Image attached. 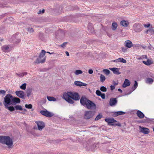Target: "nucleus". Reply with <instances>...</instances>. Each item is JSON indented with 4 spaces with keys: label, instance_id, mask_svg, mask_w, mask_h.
<instances>
[{
    "label": "nucleus",
    "instance_id": "nucleus-1",
    "mask_svg": "<svg viewBox=\"0 0 154 154\" xmlns=\"http://www.w3.org/2000/svg\"><path fill=\"white\" fill-rule=\"evenodd\" d=\"M63 98L69 103L72 104L74 101L72 99L75 100H79L80 97L77 93H72L71 92H67L64 93L63 95Z\"/></svg>",
    "mask_w": 154,
    "mask_h": 154
},
{
    "label": "nucleus",
    "instance_id": "nucleus-2",
    "mask_svg": "<svg viewBox=\"0 0 154 154\" xmlns=\"http://www.w3.org/2000/svg\"><path fill=\"white\" fill-rule=\"evenodd\" d=\"M0 142L4 144H6L9 148L13 147V141L8 136H0Z\"/></svg>",
    "mask_w": 154,
    "mask_h": 154
},
{
    "label": "nucleus",
    "instance_id": "nucleus-3",
    "mask_svg": "<svg viewBox=\"0 0 154 154\" xmlns=\"http://www.w3.org/2000/svg\"><path fill=\"white\" fill-rule=\"evenodd\" d=\"M45 53L46 52L45 50H42L38 58L36 59L35 63L38 64L40 63H44L45 60V57H44L43 59L42 60H41V58L44 57L45 55Z\"/></svg>",
    "mask_w": 154,
    "mask_h": 154
},
{
    "label": "nucleus",
    "instance_id": "nucleus-4",
    "mask_svg": "<svg viewBox=\"0 0 154 154\" xmlns=\"http://www.w3.org/2000/svg\"><path fill=\"white\" fill-rule=\"evenodd\" d=\"M12 99V96L10 94H7L4 99V104L5 106L11 105Z\"/></svg>",
    "mask_w": 154,
    "mask_h": 154
},
{
    "label": "nucleus",
    "instance_id": "nucleus-5",
    "mask_svg": "<svg viewBox=\"0 0 154 154\" xmlns=\"http://www.w3.org/2000/svg\"><path fill=\"white\" fill-rule=\"evenodd\" d=\"M133 28L135 32H139L143 30V27L141 24L136 23L133 25Z\"/></svg>",
    "mask_w": 154,
    "mask_h": 154
},
{
    "label": "nucleus",
    "instance_id": "nucleus-6",
    "mask_svg": "<svg viewBox=\"0 0 154 154\" xmlns=\"http://www.w3.org/2000/svg\"><path fill=\"white\" fill-rule=\"evenodd\" d=\"M95 112L91 111H86L85 112L84 118L86 119H89L92 118L94 115Z\"/></svg>",
    "mask_w": 154,
    "mask_h": 154
},
{
    "label": "nucleus",
    "instance_id": "nucleus-7",
    "mask_svg": "<svg viewBox=\"0 0 154 154\" xmlns=\"http://www.w3.org/2000/svg\"><path fill=\"white\" fill-rule=\"evenodd\" d=\"M87 103L85 107L88 109H95L96 105L92 101L89 100Z\"/></svg>",
    "mask_w": 154,
    "mask_h": 154
},
{
    "label": "nucleus",
    "instance_id": "nucleus-8",
    "mask_svg": "<svg viewBox=\"0 0 154 154\" xmlns=\"http://www.w3.org/2000/svg\"><path fill=\"white\" fill-rule=\"evenodd\" d=\"M105 121L107 122L109 125H118L120 126V124H114V123L115 122H117V121L113 118H107L105 119Z\"/></svg>",
    "mask_w": 154,
    "mask_h": 154
},
{
    "label": "nucleus",
    "instance_id": "nucleus-9",
    "mask_svg": "<svg viewBox=\"0 0 154 154\" xmlns=\"http://www.w3.org/2000/svg\"><path fill=\"white\" fill-rule=\"evenodd\" d=\"M138 83L136 81H134V86L131 88H129L128 91H127L126 92V95H128L131 94L134 91L138 86Z\"/></svg>",
    "mask_w": 154,
    "mask_h": 154
},
{
    "label": "nucleus",
    "instance_id": "nucleus-10",
    "mask_svg": "<svg viewBox=\"0 0 154 154\" xmlns=\"http://www.w3.org/2000/svg\"><path fill=\"white\" fill-rule=\"evenodd\" d=\"M35 123L37 124L38 130L40 131L42 130L45 127V123L42 121H36Z\"/></svg>",
    "mask_w": 154,
    "mask_h": 154
},
{
    "label": "nucleus",
    "instance_id": "nucleus-11",
    "mask_svg": "<svg viewBox=\"0 0 154 154\" xmlns=\"http://www.w3.org/2000/svg\"><path fill=\"white\" fill-rule=\"evenodd\" d=\"M40 113L42 115L48 117H51L53 115L52 113L47 110H41L40 111Z\"/></svg>",
    "mask_w": 154,
    "mask_h": 154
},
{
    "label": "nucleus",
    "instance_id": "nucleus-12",
    "mask_svg": "<svg viewBox=\"0 0 154 154\" xmlns=\"http://www.w3.org/2000/svg\"><path fill=\"white\" fill-rule=\"evenodd\" d=\"M89 100L86 97H82L80 100V102L82 105L85 106L87 103L88 102Z\"/></svg>",
    "mask_w": 154,
    "mask_h": 154
},
{
    "label": "nucleus",
    "instance_id": "nucleus-13",
    "mask_svg": "<svg viewBox=\"0 0 154 154\" xmlns=\"http://www.w3.org/2000/svg\"><path fill=\"white\" fill-rule=\"evenodd\" d=\"M16 95L21 98H23L25 94L23 91H17L15 92Z\"/></svg>",
    "mask_w": 154,
    "mask_h": 154
},
{
    "label": "nucleus",
    "instance_id": "nucleus-14",
    "mask_svg": "<svg viewBox=\"0 0 154 154\" xmlns=\"http://www.w3.org/2000/svg\"><path fill=\"white\" fill-rule=\"evenodd\" d=\"M20 99L18 97L13 98L12 99L11 104L12 105H14L15 103H20Z\"/></svg>",
    "mask_w": 154,
    "mask_h": 154
},
{
    "label": "nucleus",
    "instance_id": "nucleus-15",
    "mask_svg": "<svg viewBox=\"0 0 154 154\" xmlns=\"http://www.w3.org/2000/svg\"><path fill=\"white\" fill-rule=\"evenodd\" d=\"M2 51L5 52H7L10 51L11 50V48H10L8 45H5L2 47Z\"/></svg>",
    "mask_w": 154,
    "mask_h": 154
},
{
    "label": "nucleus",
    "instance_id": "nucleus-16",
    "mask_svg": "<svg viewBox=\"0 0 154 154\" xmlns=\"http://www.w3.org/2000/svg\"><path fill=\"white\" fill-rule=\"evenodd\" d=\"M140 128H141L140 129V131L143 132L144 134H148L149 132V129L143 127L142 128L140 126L139 127Z\"/></svg>",
    "mask_w": 154,
    "mask_h": 154
},
{
    "label": "nucleus",
    "instance_id": "nucleus-17",
    "mask_svg": "<svg viewBox=\"0 0 154 154\" xmlns=\"http://www.w3.org/2000/svg\"><path fill=\"white\" fill-rule=\"evenodd\" d=\"M117 102L116 98H111L109 101V104L111 106H113L115 105Z\"/></svg>",
    "mask_w": 154,
    "mask_h": 154
},
{
    "label": "nucleus",
    "instance_id": "nucleus-18",
    "mask_svg": "<svg viewBox=\"0 0 154 154\" xmlns=\"http://www.w3.org/2000/svg\"><path fill=\"white\" fill-rule=\"evenodd\" d=\"M74 84L75 85L79 86H86L87 85V84L86 83H83L81 82L77 81H75Z\"/></svg>",
    "mask_w": 154,
    "mask_h": 154
},
{
    "label": "nucleus",
    "instance_id": "nucleus-19",
    "mask_svg": "<svg viewBox=\"0 0 154 154\" xmlns=\"http://www.w3.org/2000/svg\"><path fill=\"white\" fill-rule=\"evenodd\" d=\"M136 114L140 119H143L145 117L144 114L142 112L139 110L137 112Z\"/></svg>",
    "mask_w": 154,
    "mask_h": 154
},
{
    "label": "nucleus",
    "instance_id": "nucleus-20",
    "mask_svg": "<svg viewBox=\"0 0 154 154\" xmlns=\"http://www.w3.org/2000/svg\"><path fill=\"white\" fill-rule=\"evenodd\" d=\"M133 45L132 42L130 40L126 41V47L130 48L133 46Z\"/></svg>",
    "mask_w": 154,
    "mask_h": 154
},
{
    "label": "nucleus",
    "instance_id": "nucleus-21",
    "mask_svg": "<svg viewBox=\"0 0 154 154\" xmlns=\"http://www.w3.org/2000/svg\"><path fill=\"white\" fill-rule=\"evenodd\" d=\"M109 69L111 70L112 71L113 73L115 74L118 75L120 74L118 69L117 68H109Z\"/></svg>",
    "mask_w": 154,
    "mask_h": 154
},
{
    "label": "nucleus",
    "instance_id": "nucleus-22",
    "mask_svg": "<svg viewBox=\"0 0 154 154\" xmlns=\"http://www.w3.org/2000/svg\"><path fill=\"white\" fill-rule=\"evenodd\" d=\"M142 62L147 66H149L153 63V61L149 59H147L146 61H143Z\"/></svg>",
    "mask_w": 154,
    "mask_h": 154
},
{
    "label": "nucleus",
    "instance_id": "nucleus-23",
    "mask_svg": "<svg viewBox=\"0 0 154 154\" xmlns=\"http://www.w3.org/2000/svg\"><path fill=\"white\" fill-rule=\"evenodd\" d=\"M113 61L116 63L122 62L123 63H125V60L122 58H119L113 60Z\"/></svg>",
    "mask_w": 154,
    "mask_h": 154
},
{
    "label": "nucleus",
    "instance_id": "nucleus-24",
    "mask_svg": "<svg viewBox=\"0 0 154 154\" xmlns=\"http://www.w3.org/2000/svg\"><path fill=\"white\" fill-rule=\"evenodd\" d=\"M118 26V25L117 23L115 22H113L112 26V30H115Z\"/></svg>",
    "mask_w": 154,
    "mask_h": 154
},
{
    "label": "nucleus",
    "instance_id": "nucleus-25",
    "mask_svg": "<svg viewBox=\"0 0 154 154\" xmlns=\"http://www.w3.org/2000/svg\"><path fill=\"white\" fill-rule=\"evenodd\" d=\"M5 106L6 108L8 109L11 112L15 110V108L13 106H9L8 105L7 106L5 105Z\"/></svg>",
    "mask_w": 154,
    "mask_h": 154
},
{
    "label": "nucleus",
    "instance_id": "nucleus-26",
    "mask_svg": "<svg viewBox=\"0 0 154 154\" xmlns=\"http://www.w3.org/2000/svg\"><path fill=\"white\" fill-rule=\"evenodd\" d=\"M125 112L120 111L115 112L114 113V115L115 116H116L119 115H123L125 114Z\"/></svg>",
    "mask_w": 154,
    "mask_h": 154
},
{
    "label": "nucleus",
    "instance_id": "nucleus-27",
    "mask_svg": "<svg viewBox=\"0 0 154 154\" xmlns=\"http://www.w3.org/2000/svg\"><path fill=\"white\" fill-rule=\"evenodd\" d=\"M47 98L48 100L50 101H55L56 100V99L53 97L47 96Z\"/></svg>",
    "mask_w": 154,
    "mask_h": 154
},
{
    "label": "nucleus",
    "instance_id": "nucleus-28",
    "mask_svg": "<svg viewBox=\"0 0 154 154\" xmlns=\"http://www.w3.org/2000/svg\"><path fill=\"white\" fill-rule=\"evenodd\" d=\"M16 74L17 76L20 77H23L24 75H26L27 74V72H24L20 73H16Z\"/></svg>",
    "mask_w": 154,
    "mask_h": 154
},
{
    "label": "nucleus",
    "instance_id": "nucleus-29",
    "mask_svg": "<svg viewBox=\"0 0 154 154\" xmlns=\"http://www.w3.org/2000/svg\"><path fill=\"white\" fill-rule=\"evenodd\" d=\"M15 109L17 110H23V108L22 106L20 105H17L14 106Z\"/></svg>",
    "mask_w": 154,
    "mask_h": 154
},
{
    "label": "nucleus",
    "instance_id": "nucleus-30",
    "mask_svg": "<svg viewBox=\"0 0 154 154\" xmlns=\"http://www.w3.org/2000/svg\"><path fill=\"white\" fill-rule=\"evenodd\" d=\"M146 119H143V123H151L152 121L146 117Z\"/></svg>",
    "mask_w": 154,
    "mask_h": 154
},
{
    "label": "nucleus",
    "instance_id": "nucleus-31",
    "mask_svg": "<svg viewBox=\"0 0 154 154\" xmlns=\"http://www.w3.org/2000/svg\"><path fill=\"white\" fill-rule=\"evenodd\" d=\"M153 82V79L151 78H147L146 80V82L149 83V84H151Z\"/></svg>",
    "mask_w": 154,
    "mask_h": 154
},
{
    "label": "nucleus",
    "instance_id": "nucleus-32",
    "mask_svg": "<svg viewBox=\"0 0 154 154\" xmlns=\"http://www.w3.org/2000/svg\"><path fill=\"white\" fill-rule=\"evenodd\" d=\"M100 79L101 82H103L106 79V78L103 75L101 74L100 75Z\"/></svg>",
    "mask_w": 154,
    "mask_h": 154
},
{
    "label": "nucleus",
    "instance_id": "nucleus-33",
    "mask_svg": "<svg viewBox=\"0 0 154 154\" xmlns=\"http://www.w3.org/2000/svg\"><path fill=\"white\" fill-rule=\"evenodd\" d=\"M74 73L75 75H77L82 74V71L80 70H77L75 71Z\"/></svg>",
    "mask_w": 154,
    "mask_h": 154
},
{
    "label": "nucleus",
    "instance_id": "nucleus-34",
    "mask_svg": "<svg viewBox=\"0 0 154 154\" xmlns=\"http://www.w3.org/2000/svg\"><path fill=\"white\" fill-rule=\"evenodd\" d=\"M103 116L101 114L98 115L96 117L95 119V121H97L101 119Z\"/></svg>",
    "mask_w": 154,
    "mask_h": 154
},
{
    "label": "nucleus",
    "instance_id": "nucleus-35",
    "mask_svg": "<svg viewBox=\"0 0 154 154\" xmlns=\"http://www.w3.org/2000/svg\"><path fill=\"white\" fill-rule=\"evenodd\" d=\"M26 83L23 84L20 87V88L22 89L25 90L26 88Z\"/></svg>",
    "mask_w": 154,
    "mask_h": 154
},
{
    "label": "nucleus",
    "instance_id": "nucleus-36",
    "mask_svg": "<svg viewBox=\"0 0 154 154\" xmlns=\"http://www.w3.org/2000/svg\"><path fill=\"white\" fill-rule=\"evenodd\" d=\"M104 73L106 75H108L110 73V71L109 70L107 69H104L103 70Z\"/></svg>",
    "mask_w": 154,
    "mask_h": 154
},
{
    "label": "nucleus",
    "instance_id": "nucleus-37",
    "mask_svg": "<svg viewBox=\"0 0 154 154\" xmlns=\"http://www.w3.org/2000/svg\"><path fill=\"white\" fill-rule=\"evenodd\" d=\"M100 90L103 92H106L107 91V89L106 87L104 86H102L100 88Z\"/></svg>",
    "mask_w": 154,
    "mask_h": 154
},
{
    "label": "nucleus",
    "instance_id": "nucleus-38",
    "mask_svg": "<svg viewBox=\"0 0 154 154\" xmlns=\"http://www.w3.org/2000/svg\"><path fill=\"white\" fill-rule=\"evenodd\" d=\"M25 107L27 109H32V106L31 104H25Z\"/></svg>",
    "mask_w": 154,
    "mask_h": 154
},
{
    "label": "nucleus",
    "instance_id": "nucleus-39",
    "mask_svg": "<svg viewBox=\"0 0 154 154\" xmlns=\"http://www.w3.org/2000/svg\"><path fill=\"white\" fill-rule=\"evenodd\" d=\"M130 84V81L128 79H126V87L129 86Z\"/></svg>",
    "mask_w": 154,
    "mask_h": 154
},
{
    "label": "nucleus",
    "instance_id": "nucleus-40",
    "mask_svg": "<svg viewBox=\"0 0 154 154\" xmlns=\"http://www.w3.org/2000/svg\"><path fill=\"white\" fill-rule=\"evenodd\" d=\"M96 93L98 96L101 95V94H102L101 92L99 90H97L96 91Z\"/></svg>",
    "mask_w": 154,
    "mask_h": 154
},
{
    "label": "nucleus",
    "instance_id": "nucleus-41",
    "mask_svg": "<svg viewBox=\"0 0 154 154\" xmlns=\"http://www.w3.org/2000/svg\"><path fill=\"white\" fill-rule=\"evenodd\" d=\"M120 24L121 25L123 26H125V20L122 21L120 22Z\"/></svg>",
    "mask_w": 154,
    "mask_h": 154
},
{
    "label": "nucleus",
    "instance_id": "nucleus-42",
    "mask_svg": "<svg viewBox=\"0 0 154 154\" xmlns=\"http://www.w3.org/2000/svg\"><path fill=\"white\" fill-rule=\"evenodd\" d=\"M27 30L29 32H33L34 31L32 28H29Z\"/></svg>",
    "mask_w": 154,
    "mask_h": 154
},
{
    "label": "nucleus",
    "instance_id": "nucleus-43",
    "mask_svg": "<svg viewBox=\"0 0 154 154\" xmlns=\"http://www.w3.org/2000/svg\"><path fill=\"white\" fill-rule=\"evenodd\" d=\"M31 91H28L27 92V97H29L31 94Z\"/></svg>",
    "mask_w": 154,
    "mask_h": 154
},
{
    "label": "nucleus",
    "instance_id": "nucleus-44",
    "mask_svg": "<svg viewBox=\"0 0 154 154\" xmlns=\"http://www.w3.org/2000/svg\"><path fill=\"white\" fill-rule=\"evenodd\" d=\"M100 96L103 99H104L105 98V94H104L102 93L101 94V95H100Z\"/></svg>",
    "mask_w": 154,
    "mask_h": 154
},
{
    "label": "nucleus",
    "instance_id": "nucleus-45",
    "mask_svg": "<svg viewBox=\"0 0 154 154\" xmlns=\"http://www.w3.org/2000/svg\"><path fill=\"white\" fill-rule=\"evenodd\" d=\"M149 29V32L151 34H154V29Z\"/></svg>",
    "mask_w": 154,
    "mask_h": 154
},
{
    "label": "nucleus",
    "instance_id": "nucleus-46",
    "mask_svg": "<svg viewBox=\"0 0 154 154\" xmlns=\"http://www.w3.org/2000/svg\"><path fill=\"white\" fill-rule=\"evenodd\" d=\"M143 26L145 27L148 28L150 26V24H143Z\"/></svg>",
    "mask_w": 154,
    "mask_h": 154
},
{
    "label": "nucleus",
    "instance_id": "nucleus-47",
    "mask_svg": "<svg viewBox=\"0 0 154 154\" xmlns=\"http://www.w3.org/2000/svg\"><path fill=\"white\" fill-rule=\"evenodd\" d=\"M6 93V91L5 90H0V94H5Z\"/></svg>",
    "mask_w": 154,
    "mask_h": 154
},
{
    "label": "nucleus",
    "instance_id": "nucleus-48",
    "mask_svg": "<svg viewBox=\"0 0 154 154\" xmlns=\"http://www.w3.org/2000/svg\"><path fill=\"white\" fill-rule=\"evenodd\" d=\"M115 86L114 85H112L110 86V89L111 90L115 89Z\"/></svg>",
    "mask_w": 154,
    "mask_h": 154
},
{
    "label": "nucleus",
    "instance_id": "nucleus-49",
    "mask_svg": "<svg viewBox=\"0 0 154 154\" xmlns=\"http://www.w3.org/2000/svg\"><path fill=\"white\" fill-rule=\"evenodd\" d=\"M129 24V23L128 21L126 20V27L128 26V25Z\"/></svg>",
    "mask_w": 154,
    "mask_h": 154
},
{
    "label": "nucleus",
    "instance_id": "nucleus-50",
    "mask_svg": "<svg viewBox=\"0 0 154 154\" xmlns=\"http://www.w3.org/2000/svg\"><path fill=\"white\" fill-rule=\"evenodd\" d=\"M88 72L90 74H91L93 73V71L92 69H90L88 70Z\"/></svg>",
    "mask_w": 154,
    "mask_h": 154
},
{
    "label": "nucleus",
    "instance_id": "nucleus-51",
    "mask_svg": "<svg viewBox=\"0 0 154 154\" xmlns=\"http://www.w3.org/2000/svg\"><path fill=\"white\" fill-rule=\"evenodd\" d=\"M66 44H67L66 42H64V43H63L61 45V46L62 47H63L65 46V45Z\"/></svg>",
    "mask_w": 154,
    "mask_h": 154
},
{
    "label": "nucleus",
    "instance_id": "nucleus-52",
    "mask_svg": "<svg viewBox=\"0 0 154 154\" xmlns=\"http://www.w3.org/2000/svg\"><path fill=\"white\" fill-rule=\"evenodd\" d=\"M113 84L114 85H114L115 86V85H117L118 84V82H116L115 81H113L112 82Z\"/></svg>",
    "mask_w": 154,
    "mask_h": 154
},
{
    "label": "nucleus",
    "instance_id": "nucleus-53",
    "mask_svg": "<svg viewBox=\"0 0 154 154\" xmlns=\"http://www.w3.org/2000/svg\"><path fill=\"white\" fill-rule=\"evenodd\" d=\"M137 122L139 123H143V120H139L137 121Z\"/></svg>",
    "mask_w": 154,
    "mask_h": 154
},
{
    "label": "nucleus",
    "instance_id": "nucleus-54",
    "mask_svg": "<svg viewBox=\"0 0 154 154\" xmlns=\"http://www.w3.org/2000/svg\"><path fill=\"white\" fill-rule=\"evenodd\" d=\"M122 87L123 88H125V80L124 81L123 84L122 85Z\"/></svg>",
    "mask_w": 154,
    "mask_h": 154
},
{
    "label": "nucleus",
    "instance_id": "nucleus-55",
    "mask_svg": "<svg viewBox=\"0 0 154 154\" xmlns=\"http://www.w3.org/2000/svg\"><path fill=\"white\" fill-rule=\"evenodd\" d=\"M65 53H66V55H67V56H69V52H67V51H66V52H65Z\"/></svg>",
    "mask_w": 154,
    "mask_h": 154
},
{
    "label": "nucleus",
    "instance_id": "nucleus-56",
    "mask_svg": "<svg viewBox=\"0 0 154 154\" xmlns=\"http://www.w3.org/2000/svg\"><path fill=\"white\" fill-rule=\"evenodd\" d=\"M145 32L146 33V34H147L148 33V32H149V29H148L147 30H146Z\"/></svg>",
    "mask_w": 154,
    "mask_h": 154
},
{
    "label": "nucleus",
    "instance_id": "nucleus-57",
    "mask_svg": "<svg viewBox=\"0 0 154 154\" xmlns=\"http://www.w3.org/2000/svg\"><path fill=\"white\" fill-rule=\"evenodd\" d=\"M141 58H142V60L144 59V57H145V55H142L141 56Z\"/></svg>",
    "mask_w": 154,
    "mask_h": 154
},
{
    "label": "nucleus",
    "instance_id": "nucleus-58",
    "mask_svg": "<svg viewBox=\"0 0 154 154\" xmlns=\"http://www.w3.org/2000/svg\"><path fill=\"white\" fill-rule=\"evenodd\" d=\"M118 90L120 92H122V90L121 89L119 88L118 89Z\"/></svg>",
    "mask_w": 154,
    "mask_h": 154
},
{
    "label": "nucleus",
    "instance_id": "nucleus-59",
    "mask_svg": "<svg viewBox=\"0 0 154 154\" xmlns=\"http://www.w3.org/2000/svg\"><path fill=\"white\" fill-rule=\"evenodd\" d=\"M149 45H150V46H149L148 47V48L149 49H150L151 50V47H150V46H151V45L149 44Z\"/></svg>",
    "mask_w": 154,
    "mask_h": 154
},
{
    "label": "nucleus",
    "instance_id": "nucleus-60",
    "mask_svg": "<svg viewBox=\"0 0 154 154\" xmlns=\"http://www.w3.org/2000/svg\"><path fill=\"white\" fill-rule=\"evenodd\" d=\"M47 53H48L50 54H54V52H52L51 53L50 52H48V51L47 52Z\"/></svg>",
    "mask_w": 154,
    "mask_h": 154
},
{
    "label": "nucleus",
    "instance_id": "nucleus-61",
    "mask_svg": "<svg viewBox=\"0 0 154 154\" xmlns=\"http://www.w3.org/2000/svg\"><path fill=\"white\" fill-rule=\"evenodd\" d=\"M137 59L138 60H142V58H141V57H138Z\"/></svg>",
    "mask_w": 154,
    "mask_h": 154
},
{
    "label": "nucleus",
    "instance_id": "nucleus-62",
    "mask_svg": "<svg viewBox=\"0 0 154 154\" xmlns=\"http://www.w3.org/2000/svg\"><path fill=\"white\" fill-rule=\"evenodd\" d=\"M144 58L147 59V57L146 55H145Z\"/></svg>",
    "mask_w": 154,
    "mask_h": 154
},
{
    "label": "nucleus",
    "instance_id": "nucleus-63",
    "mask_svg": "<svg viewBox=\"0 0 154 154\" xmlns=\"http://www.w3.org/2000/svg\"><path fill=\"white\" fill-rule=\"evenodd\" d=\"M42 13H44L45 12V10L44 9H43L42 10Z\"/></svg>",
    "mask_w": 154,
    "mask_h": 154
},
{
    "label": "nucleus",
    "instance_id": "nucleus-64",
    "mask_svg": "<svg viewBox=\"0 0 154 154\" xmlns=\"http://www.w3.org/2000/svg\"><path fill=\"white\" fill-rule=\"evenodd\" d=\"M16 35H14L13 36V37H15V36Z\"/></svg>",
    "mask_w": 154,
    "mask_h": 154
}]
</instances>
